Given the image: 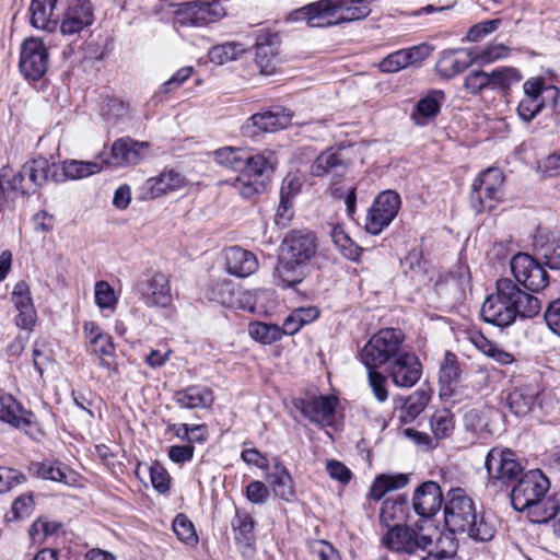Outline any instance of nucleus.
I'll list each match as a JSON object with an SVG mask.
<instances>
[{
    "label": "nucleus",
    "mask_w": 560,
    "mask_h": 560,
    "mask_svg": "<svg viewBox=\"0 0 560 560\" xmlns=\"http://www.w3.org/2000/svg\"><path fill=\"white\" fill-rule=\"evenodd\" d=\"M246 498L254 504H264L269 498V490L264 482L255 480L246 487Z\"/></svg>",
    "instance_id": "nucleus-62"
},
{
    "label": "nucleus",
    "mask_w": 560,
    "mask_h": 560,
    "mask_svg": "<svg viewBox=\"0 0 560 560\" xmlns=\"http://www.w3.org/2000/svg\"><path fill=\"white\" fill-rule=\"evenodd\" d=\"M544 107L542 98H532L524 96L517 107L518 116L524 121H530Z\"/></svg>",
    "instance_id": "nucleus-60"
},
{
    "label": "nucleus",
    "mask_w": 560,
    "mask_h": 560,
    "mask_svg": "<svg viewBox=\"0 0 560 560\" xmlns=\"http://www.w3.org/2000/svg\"><path fill=\"white\" fill-rule=\"evenodd\" d=\"M382 542L394 552L412 556L431 546L432 538L424 534L422 529L395 524L383 536Z\"/></svg>",
    "instance_id": "nucleus-7"
},
{
    "label": "nucleus",
    "mask_w": 560,
    "mask_h": 560,
    "mask_svg": "<svg viewBox=\"0 0 560 560\" xmlns=\"http://www.w3.org/2000/svg\"><path fill=\"white\" fill-rule=\"evenodd\" d=\"M246 149L235 147H224L213 152L214 160L218 164L234 170L241 171L244 164V154Z\"/></svg>",
    "instance_id": "nucleus-47"
},
{
    "label": "nucleus",
    "mask_w": 560,
    "mask_h": 560,
    "mask_svg": "<svg viewBox=\"0 0 560 560\" xmlns=\"http://www.w3.org/2000/svg\"><path fill=\"white\" fill-rule=\"evenodd\" d=\"M224 258L229 273L238 278L248 277L258 268L257 257L252 252L240 246L226 248Z\"/></svg>",
    "instance_id": "nucleus-26"
},
{
    "label": "nucleus",
    "mask_w": 560,
    "mask_h": 560,
    "mask_svg": "<svg viewBox=\"0 0 560 560\" xmlns=\"http://www.w3.org/2000/svg\"><path fill=\"white\" fill-rule=\"evenodd\" d=\"M524 96L532 98H542V92H550L557 102V98L560 96V91L556 86H546L545 80L542 78H530L523 84Z\"/></svg>",
    "instance_id": "nucleus-53"
},
{
    "label": "nucleus",
    "mask_w": 560,
    "mask_h": 560,
    "mask_svg": "<svg viewBox=\"0 0 560 560\" xmlns=\"http://www.w3.org/2000/svg\"><path fill=\"white\" fill-rule=\"evenodd\" d=\"M476 513L475 503L465 490L455 488L448 491L444 505V520L451 532L463 533L465 528H469L468 524Z\"/></svg>",
    "instance_id": "nucleus-10"
},
{
    "label": "nucleus",
    "mask_w": 560,
    "mask_h": 560,
    "mask_svg": "<svg viewBox=\"0 0 560 560\" xmlns=\"http://www.w3.org/2000/svg\"><path fill=\"white\" fill-rule=\"evenodd\" d=\"M149 470L153 488L160 493H166L171 485V477L167 470L158 462L153 463Z\"/></svg>",
    "instance_id": "nucleus-58"
},
{
    "label": "nucleus",
    "mask_w": 560,
    "mask_h": 560,
    "mask_svg": "<svg viewBox=\"0 0 560 560\" xmlns=\"http://www.w3.org/2000/svg\"><path fill=\"white\" fill-rule=\"evenodd\" d=\"M490 78L483 70H471L465 77V89L474 95H478L489 89Z\"/></svg>",
    "instance_id": "nucleus-55"
},
{
    "label": "nucleus",
    "mask_w": 560,
    "mask_h": 560,
    "mask_svg": "<svg viewBox=\"0 0 560 560\" xmlns=\"http://www.w3.org/2000/svg\"><path fill=\"white\" fill-rule=\"evenodd\" d=\"M174 400L180 408L185 409L208 408L212 405L214 396L209 387L194 385L176 392Z\"/></svg>",
    "instance_id": "nucleus-33"
},
{
    "label": "nucleus",
    "mask_w": 560,
    "mask_h": 560,
    "mask_svg": "<svg viewBox=\"0 0 560 560\" xmlns=\"http://www.w3.org/2000/svg\"><path fill=\"white\" fill-rule=\"evenodd\" d=\"M95 303L101 308H114L117 298L114 289L107 281H97L94 289Z\"/></svg>",
    "instance_id": "nucleus-56"
},
{
    "label": "nucleus",
    "mask_w": 560,
    "mask_h": 560,
    "mask_svg": "<svg viewBox=\"0 0 560 560\" xmlns=\"http://www.w3.org/2000/svg\"><path fill=\"white\" fill-rule=\"evenodd\" d=\"M405 335L400 329L383 328L374 334L360 351L365 368L388 365L404 350Z\"/></svg>",
    "instance_id": "nucleus-5"
},
{
    "label": "nucleus",
    "mask_w": 560,
    "mask_h": 560,
    "mask_svg": "<svg viewBox=\"0 0 560 560\" xmlns=\"http://www.w3.org/2000/svg\"><path fill=\"white\" fill-rule=\"evenodd\" d=\"M106 165H109L108 160L95 161H79L67 160L61 164L62 178L61 179H82L91 175L100 173Z\"/></svg>",
    "instance_id": "nucleus-36"
},
{
    "label": "nucleus",
    "mask_w": 560,
    "mask_h": 560,
    "mask_svg": "<svg viewBox=\"0 0 560 560\" xmlns=\"http://www.w3.org/2000/svg\"><path fill=\"white\" fill-rule=\"evenodd\" d=\"M149 148V142L137 141L130 137L119 138L110 148V161L108 162L114 166L136 165L144 158Z\"/></svg>",
    "instance_id": "nucleus-21"
},
{
    "label": "nucleus",
    "mask_w": 560,
    "mask_h": 560,
    "mask_svg": "<svg viewBox=\"0 0 560 560\" xmlns=\"http://www.w3.org/2000/svg\"><path fill=\"white\" fill-rule=\"evenodd\" d=\"M12 302L18 311L16 325L23 329L32 328L36 320V311L26 282L20 281L14 285Z\"/></svg>",
    "instance_id": "nucleus-27"
},
{
    "label": "nucleus",
    "mask_w": 560,
    "mask_h": 560,
    "mask_svg": "<svg viewBox=\"0 0 560 560\" xmlns=\"http://www.w3.org/2000/svg\"><path fill=\"white\" fill-rule=\"evenodd\" d=\"M137 291L149 307H167L172 303L170 280L164 273L158 272L149 279L139 281Z\"/></svg>",
    "instance_id": "nucleus-20"
},
{
    "label": "nucleus",
    "mask_w": 560,
    "mask_h": 560,
    "mask_svg": "<svg viewBox=\"0 0 560 560\" xmlns=\"http://www.w3.org/2000/svg\"><path fill=\"white\" fill-rule=\"evenodd\" d=\"M541 307L537 296L522 290L512 279L501 278L495 283V292L483 302L480 314L485 322L504 328L517 317H536Z\"/></svg>",
    "instance_id": "nucleus-1"
},
{
    "label": "nucleus",
    "mask_w": 560,
    "mask_h": 560,
    "mask_svg": "<svg viewBox=\"0 0 560 560\" xmlns=\"http://www.w3.org/2000/svg\"><path fill=\"white\" fill-rule=\"evenodd\" d=\"M428 56L427 46H413L407 49H400L385 57L380 63L378 69L385 73L398 72Z\"/></svg>",
    "instance_id": "nucleus-28"
},
{
    "label": "nucleus",
    "mask_w": 560,
    "mask_h": 560,
    "mask_svg": "<svg viewBox=\"0 0 560 560\" xmlns=\"http://www.w3.org/2000/svg\"><path fill=\"white\" fill-rule=\"evenodd\" d=\"M248 334L254 340L262 345H271L282 338L283 330L276 324L252 322L248 325Z\"/></svg>",
    "instance_id": "nucleus-46"
},
{
    "label": "nucleus",
    "mask_w": 560,
    "mask_h": 560,
    "mask_svg": "<svg viewBox=\"0 0 560 560\" xmlns=\"http://www.w3.org/2000/svg\"><path fill=\"white\" fill-rule=\"evenodd\" d=\"M474 62L471 54L465 49L445 51L436 63V70L444 78H453L464 72Z\"/></svg>",
    "instance_id": "nucleus-34"
},
{
    "label": "nucleus",
    "mask_w": 560,
    "mask_h": 560,
    "mask_svg": "<svg viewBox=\"0 0 560 560\" xmlns=\"http://www.w3.org/2000/svg\"><path fill=\"white\" fill-rule=\"evenodd\" d=\"M0 421L24 430L33 439H36L35 433L39 432L34 413L24 409L11 395L0 397Z\"/></svg>",
    "instance_id": "nucleus-18"
},
{
    "label": "nucleus",
    "mask_w": 560,
    "mask_h": 560,
    "mask_svg": "<svg viewBox=\"0 0 560 560\" xmlns=\"http://www.w3.org/2000/svg\"><path fill=\"white\" fill-rule=\"evenodd\" d=\"M59 28L63 35H73L90 26L94 21L91 0H62Z\"/></svg>",
    "instance_id": "nucleus-15"
},
{
    "label": "nucleus",
    "mask_w": 560,
    "mask_h": 560,
    "mask_svg": "<svg viewBox=\"0 0 560 560\" xmlns=\"http://www.w3.org/2000/svg\"><path fill=\"white\" fill-rule=\"evenodd\" d=\"M185 177L175 172H163L156 177H151L145 180L141 187L143 199H155L170 191H175L185 186Z\"/></svg>",
    "instance_id": "nucleus-25"
},
{
    "label": "nucleus",
    "mask_w": 560,
    "mask_h": 560,
    "mask_svg": "<svg viewBox=\"0 0 560 560\" xmlns=\"http://www.w3.org/2000/svg\"><path fill=\"white\" fill-rule=\"evenodd\" d=\"M267 481L277 497L285 501H290L293 498L294 486L292 477L281 463H275L273 470L267 476Z\"/></svg>",
    "instance_id": "nucleus-38"
},
{
    "label": "nucleus",
    "mask_w": 560,
    "mask_h": 560,
    "mask_svg": "<svg viewBox=\"0 0 560 560\" xmlns=\"http://www.w3.org/2000/svg\"><path fill=\"white\" fill-rule=\"evenodd\" d=\"M231 525L235 540L245 547H252L255 542L254 521L252 516L246 512L236 510Z\"/></svg>",
    "instance_id": "nucleus-43"
},
{
    "label": "nucleus",
    "mask_w": 560,
    "mask_h": 560,
    "mask_svg": "<svg viewBox=\"0 0 560 560\" xmlns=\"http://www.w3.org/2000/svg\"><path fill=\"white\" fill-rule=\"evenodd\" d=\"M244 50L245 49L241 44L228 42L212 47L209 50L208 56L211 62L223 65L225 62L235 60L241 54L244 52Z\"/></svg>",
    "instance_id": "nucleus-49"
},
{
    "label": "nucleus",
    "mask_w": 560,
    "mask_h": 560,
    "mask_svg": "<svg viewBox=\"0 0 560 560\" xmlns=\"http://www.w3.org/2000/svg\"><path fill=\"white\" fill-rule=\"evenodd\" d=\"M545 320L547 326L560 337V298L552 301L546 312Z\"/></svg>",
    "instance_id": "nucleus-64"
},
{
    "label": "nucleus",
    "mask_w": 560,
    "mask_h": 560,
    "mask_svg": "<svg viewBox=\"0 0 560 560\" xmlns=\"http://www.w3.org/2000/svg\"><path fill=\"white\" fill-rule=\"evenodd\" d=\"M302 187L301 177L296 174H289L282 182L280 189V205L279 210L283 207L284 210L291 208V199L299 194Z\"/></svg>",
    "instance_id": "nucleus-52"
},
{
    "label": "nucleus",
    "mask_w": 560,
    "mask_h": 560,
    "mask_svg": "<svg viewBox=\"0 0 560 560\" xmlns=\"http://www.w3.org/2000/svg\"><path fill=\"white\" fill-rule=\"evenodd\" d=\"M34 511V499L32 494H23L13 501L11 508L12 516L8 515L9 521L22 520L28 517Z\"/></svg>",
    "instance_id": "nucleus-59"
},
{
    "label": "nucleus",
    "mask_w": 560,
    "mask_h": 560,
    "mask_svg": "<svg viewBox=\"0 0 560 560\" xmlns=\"http://www.w3.org/2000/svg\"><path fill=\"white\" fill-rule=\"evenodd\" d=\"M442 503L443 493L435 481H424L413 492L412 508L421 517L434 516L440 511Z\"/></svg>",
    "instance_id": "nucleus-22"
},
{
    "label": "nucleus",
    "mask_w": 560,
    "mask_h": 560,
    "mask_svg": "<svg viewBox=\"0 0 560 560\" xmlns=\"http://www.w3.org/2000/svg\"><path fill=\"white\" fill-rule=\"evenodd\" d=\"M24 173L27 175V190L32 194L45 184L49 178L58 182L57 165L49 163L45 158H37L24 163Z\"/></svg>",
    "instance_id": "nucleus-29"
},
{
    "label": "nucleus",
    "mask_w": 560,
    "mask_h": 560,
    "mask_svg": "<svg viewBox=\"0 0 560 560\" xmlns=\"http://www.w3.org/2000/svg\"><path fill=\"white\" fill-rule=\"evenodd\" d=\"M209 299L224 306L254 311L253 293L242 290L229 279L214 281L209 289Z\"/></svg>",
    "instance_id": "nucleus-17"
},
{
    "label": "nucleus",
    "mask_w": 560,
    "mask_h": 560,
    "mask_svg": "<svg viewBox=\"0 0 560 560\" xmlns=\"http://www.w3.org/2000/svg\"><path fill=\"white\" fill-rule=\"evenodd\" d=\"M430 425L435 438H448L455 428L454 416L447 409L436 410L431 416Z\"/></svg>",
    "instance_id": "nucleus-48"
},
{
    "label": "nucleus",
    "mask_w": 560,
    "mask_h": 560,
    "mask_svg": "<svg viewBox=\"0 0 560 560\" xmlns=\"http://www.w3.org/2000/svg\"><path fill=\"white\" fill-rule=\"evenodd\" d=\"M332 238L336 245L340 247L346 258L353 261L359 260L362 249L355 246L340 229L335 228L332 230Z\"/></svg>",
    "instance_id": "nucleus-57"
},
{
    "label": "nucleus",
    "mask_w": 560,
    "mask_h": 560,
    "mask_svg": "<svg viewBox=\"0 0 560 560\" xmlns=\"http://www.w3.org/2000/svg\"><path fill=\"white\" fill-rule=\"evenodd\" d=\"M58 0H32L30 5L31 24L43 31L54 32L60 23L55 16L54 9Z\"/></svg>",
    "instance_id": "nucleus-32"
},
{
    "label": "nucleus",
    "mask_w": 560,
    "mask_h": 560,
    "mask_svg": "<svg viewBox=\"0 0 560 560\" xmlns=\"http://www.w3.org/2000/svg\"><path fill=\"white\" fill-rule=\"evenodd\" d=\"M516 479L511 491V504L517 512L525 513L532 523H548L558 514L560 502L548 494L550 480L540 469H530Z\"/></svg>",
    "instance_id": "nucleus-2"
},
{
    "label": "nucleus",
    "mask_w": 560,
    "mask_h": 560,
    "mask_svg": "<svg viewBox=\"0 0 560 560\" xmlns=\"http://www.w3.org/2000/svg\"><path fill=\"white\" fill-rule=\"evenodd\" d=\"M463 423L466 431L478 434L486 427V420L480 410L471 409L465 412Z\"/></svg>",
    "instance_id": "nucleus-63"
},
{
    "label": "nucleus",
    "mask_w": 560,
    "mask_h": 560,
    "mask_svg": "<svg viewBox=\"0 0 560 560\" xmlns=\"http://www.w3.org/2000/svg\"><path fill=\"white\" fill-rule=\"evenodd\" d=\"M280 37L278 33L269 30H260L256 36V63L262 74L270 75L277 71L280 63L279 48Z\"/></svg>",
    "instance_id": "nucleus-19"
},
{
    "label": "nucleus",
    "mask_w": 560,
    "mask_h": 560,
    "mask_svg": "<svg viewBox=\"0 0 560 560\" xmlns=\"http://www.w3.org/2000/svg\"><path fill=\"white\" fill-rule=\"evenodd\" d=\"M173 530L177 538L188 546H195L198 542L195 526L184 514H178L174 518Z\"/></svg>",
    "instance_id": "nucleus-51"
},
{
    "label": "nucleus",
    "mask_w": 560,
    "mask_h": 560,
    "mask_svg": "<svg viewBox=\"0 0 560 560\" xmlns=\"http://www.w3.org/2000/svg\"><path fill=\"white\" fill-rule=\"evenodd\" d=\"M292 113L281 106H275L265 113H258L249 118L244 129L247 130L250 126L257 127L261 131L275 132L283 129L291 122Z\"/></svg>",
    "instance_id": "nucleus-30"
},
{
    "label": "nucleus",
    "mask_w": 560,
    "mask_h": 560,
    "mask_svg": "<svg viewBox=\"0 0 560 560\" xmlns=\"http://www.w3.org/2000/svg\"><path fill=\"white\" fill-rule=\"evenodd\" d=\"M293 406L311 422L320 427H330L334 423L338 398L332 395L295 398Z\"/></svg>",
    "instance_id": "nucleus-14"
},
{
    "label": "nucleus",
    "mask_w": 560,
    "mask_h": 560,
    "mask_svg": "<svg viewBox=\"0 0 560 560\" xmlns=\"http://www.w3.org/2000/svg\"><path fill=\"white\" fill-rule=\"evenodd\" d=\"M445 100V93L441 90H432L425 96L421 97L411 114V119L417 126H425L434 119Z\"/></svg>",
    "instance_id": "nucleus-31"
},
{
    "label": "nucleus",
    "mask_w": 560,
    "mask_h": 560,
    "mask_svg": "<svg viewBox=\"0 0 560 560\" xmlns=\"http://www.w3.org/2000/svg\"><path fill=\"white\" fill-rule=\"evenodd\" d=\"M409 514V502L406 497L399 495L397 498L386 499L380 512V522L386 526L392 527V523H399L407 520Z\"/></svg>",
    "instance_id": "nucleus-37"
},
{
    "label": "nucleus",
    "mask_w": 560,
    "mask_h": 560,
    "mask_svg": "<svg viewBox=\"0 0 560 560\" xmlns=\"http://www.w3.org/2000/svg\"><path fill=\"white\" fill-rule=\"evenodd\" d=\"M373 0H332L336 24L366 18L371 13Z\"/></svg>",
    "instance_id": "nucleus-35"
},
{
    "label": "nucleus",
    "mask_w": 560,
    "mask_h": 560,
    "mask_svg": "<svg viewBox=\"0 0 560 560\" xmlns=\"http://www.w3.org/2000/svg\"><path fill=\"white\" fill-rule=\"evenodd\" d=\"M468 527L469 528H465L463 533L467 534L476 541H490L493 539L497 533L493 518L485 514L477 515L476 513L474 515V520L469 522Z\"/></svg>",
    "instance_id": "nucleus-42"
},
{
    "label": "nucleus",
    "mask_w": 560,
    "mask_h": 560,
    "mask_svg": "<svg viewBox=\"0 0 560 560\" xmlns=\"http://www.w3.org/2000/svg\"><path fill=\"white\" fill-rule=\"evenodd\" d=\"M459 380V366L456 355L446 352L440 366L439 382L441 386V396H452L454 386Z\"/></svg>",
    "instance_id": "nucleus-39"
},
{
    "label": "nucleus",
    "mask_w": 560,
    "mask_h": 560,
    "mask_svg": "<svg viewBox=\"0 0 560 560\" xmlns=\"http://www.w3.org/2000/svg\"><path fill=\"white\" fill-rule=\"evenodd\" d=\"M430 395L424 389H418L409 395L400 409V421L402 423L412 422L428 406Z\"/></svg>",
    "instance_id": "nucleus-41"
},
{
    "label": "nucleus",
    "mask_w": 560,
    "mask_h": 560,
    "mask_svg": "<svg viewBox=\"0 0 560 560\" xmlns=\"http://www.w3.org/2000/svg\"><path fill=\"white\" fill-rule=\"evenodd\" d=\"M400 208V197L393 190L381 192L369 209L365 229L373 235L380 234L395 219Z\"/></svg>",
    "instance_id": "nucleus-12"
},
{
    "label": "nucleus",
    "mask_w": 560,
    "mask_h": 560,
    "mask_svg": "<svg viewBox=\"0 0 560 560\" xmlns=\"http://www.w3.org/2000/svg\"><path fill=\"white\" fill-rule=\"evenodd\" d=\"M504 174L498 167H489L472 182L470 206L477 212L493 210L503 200Z\"/></svg>",
    "instance_id": "nucleus-6"
},
{
    "label": "nucleus",
    "mask_w": 560,
    "mask_h": 560,
    "mask_svg": "<svg viewBox=\"0 0 560 560\" xmlns=\"http://www.w3.org/2000/svg\"><path fill=\"white\" fill-rule=\"evenodd\" d=\"M386 371L396 386L409 388L420 380L422 364L415 353L404 350L396 359L390 361Z\"/></svg>",
    "instance_id": "nucleus-16"
},
{
    "label": "nucleus",
    "mask_w": 560,
    "mask_h": 560,
    "mask_svg": "<svg viewBox=\"0 0 560 560\" xmlns=\"http://www.w3.org/2000/svg\"><path fill=\"white\" fill-rule=\"evenodd\" d=\"M485 467L492 480L503 483L515 481L523 471L516 454L505 447H492L485 460Z\"/></svg>",
    "instance_id": "nucleus-11"
},
{
    "label": "nucleus",
    "mask_w": 560,
    "mask_h": 560,
    "mask_svg": "<svg viewBox=\"0 0 560 560\" xmlns=\"http://www.w3.org/2000/svg\"><path fill=\"white\" fill-rule=\"evenodd\" d=\"M89 350L91 353L97 357H110L115 352V346L112 339V336L108 334H103L98 339L92 341L89 346Z\"/></svg>",
    "instance_id": "nucleus-61"
},
{
    "label": "nucleus",
    "mask_w": 560,
    "mask_h": 560,
    "mask_svg": "<svg viewBox=\"0 0 560 560\" xmlns=\"http://www.w3.org/2000/svg\"><path fill=\"white\" fill-rule=\"evenodd\" d=\"M537 256L550 269H560V240H553L545 244L535 243Z\"/></svg>",
    "instance_id": "nucleus-50"
},
{
    "label": "nucleus",
    "mask_w": 560,
    "mask_h": 560,
    "mask_svg": "<svg viewBox=\"0 0 560 560\" xmlns=\"http://www.w3.org/2000/svg\"><path fill=\"white\" fill-rule=\"evenodd\" d=\"M224 15L225 9L220 0H194L179 5L175 23L179 26L201 27L220 21Z\"/></svg>",
    "instance_id": "nucleus-8"
},
{
    "label": "nucleus",
    "mask_w": 560,
    "mask_h": 560,
    "mask_svg": "<svg viewBox=\"0 0 560 560\" xmlns=\"http://www.w3.org/2000/svg\"><path fill=\"white\" fill-rule=\"evenodd\" d=\"M295 21H305L312 27L336 24L334 19L332 0H319L310 3L292 13Z\"/></svg>",
    "instance_id": "nucleus-23"
},
{
    "label": "nucleus",
    "mask_w": 560,
    "mask_h": 560,
    "mask_svg": "<svg viewBox=\"0 0 560 560\" xmlns=\"http://www.w3.org/2000/svg\"><path fill=\"white\" fill-rule=\"evenodd\" d=\"M510 268L515 278V283L526 290L538 292L549 283V276L545 267L533 256L518 253L511 258Z\"/></svg>",
    "instance_id": "nucleus-9"
},
{
    "label": "nucleus",
    "mask_w": 560,
    "mask_h": 560,
    "mask_svg": "<svg viewBox=\"0 0 560 560\" xmlns=\"http://www.w3.org/2000/svg\"><path fill=\"white\" fill-rule=\"evenodd\" d=\"M277 163V156L270 150L257 153L246 150L241 174L233 180L232 186L244 198L260 194L265 189L262 177H268Z\"/></svg>",
    "instance_id": "nucleus-4"
},
{
    "label": "nucleus",
    "mask_w": 560,
    "mask_h": 560,
    "mask_svg": "<svg viewBox=\"0 0 560 560\" xmlns=\"http://www.w3.org/2000/svg\"><path fill=\"white\" fill-rule=\"evenodd\" d=\"M537 394V390L530 386L514 388L508 396L511 411L516 416L527 415L534 406Z\"/></svg>",
    "instance_id": "nucleus-40"
},
{
    "label": "nucleus",
    "mask_w": 560,
    "mask_h": 560,
    "mask_svg": "<svg viewBox=\"0 0 560 560\" xmlns=\"http://www.w3.org/2000/svg\"><path fill=\"white\" fill-rule=\"evenodd\" d=\"M368 369V380L369 385L380 402H384L388 398V389H387V380L384 374H382L377 369L378 368H366Z\"/></svg>",
    "instance_id": "nucleus-54"
},
{
    "label": "nucleus",
    "mask_w": 560,
    "mask_h": 560,
    "mask_svg": "<svg viewBox=\"0 0 560 560\" xmlns=\"http://www.w3.org/2000/svg\"><path fill=\"white\" fill-rule=\"evenodd\" d=\"M316 240L312 233L302 231L289 232L280 246L278 285L283 289L292 288L302 282L303 267L316 253Z\"/></svg>",
    "instance_id": "nucleus-3"
},
{
    "label": "nucleus",
    "mask_w": 560,
    "mask_h": 560,
    "mask_svg": "<svg viewBox=\"0 0 560 560\" xmlns=\"http://www.w3.org/2000/svg\"><path fill=\"white\" fill-rule=\"evenodd\" d=\"M489 90L506 93L513 84L522 80L521 72L513 67H501L488 72Z\"/></svg>",
    "instance_id": "nucleus-44"
},
{
    "label": "nucleus",
    "mask_w": 560,
    "mask_h": 560,
    "mask_svg": "<svg viewBox=\"0 0 560 560\" xmlns=\"http://www.w3.org/2000/svg\"><path fill=\"white\" fill-rule=\"evenodd\" d=\"M30 472L45 480L73 486L78 481V475L69 466L58 460L35 462L30 465Z\"/></svg>",
    "instance_id": "nucleus-24"
},
{
    "label": "nucleus",
    "mask_w": 560,
    "mask_h": 560,
    "mask_svg": "<svg viewBox=\"0 0 560 560\" xmlns=\"http://www.w3.org/2000/svg\"><path fill=\"white\" fill-rule=\"evenodd\" d=\"M49 55L42 39H25L21 47L20 71L27 80H39L48 69Z\"/></svg>",
    "instance_id": "nucleus-13"
},
{
    "label": "nucleus",
    "mask_w": 560,
    "mask_h": 560,
    "mask_svg": "<svg viewBox=\"0 0 560 560\" xmlns=\"http://www.w3.org/2000/svg\"><path fill=\"white\" fill-rule=\"evenodd\" d=\"M345 163L338 152L327 150L317 156L311 167V173L314 176H324L326 174H339V171L345 170Z\"/></svg>",
    "instance_id": "nucleus-45"
}]
</instances>
